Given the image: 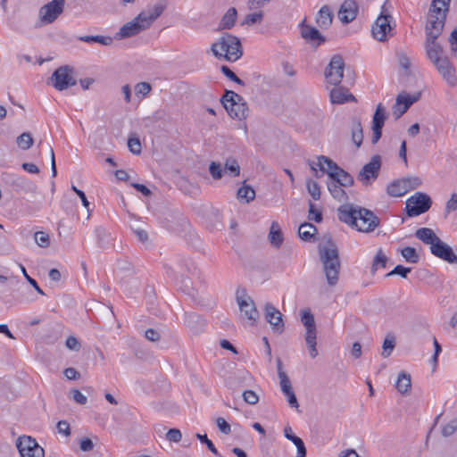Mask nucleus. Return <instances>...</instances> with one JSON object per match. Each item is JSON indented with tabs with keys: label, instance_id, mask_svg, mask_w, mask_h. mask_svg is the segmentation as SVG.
Instances as JSON below:
<instances>
[{
	"label": "nucleus",
	"instance_id": "f257e3e1",
	"mask_svg": "<svg viewBox=\"0 0 457 457\" xmlns=\"http://www.w3.org/2000/svg\"><path fill=\"white\" fill-rule=\"evenodd\" d=\"M338 220L360 232L369 233L379 226L378 217L370 210L352 204L337 209Z\"/></svg>",
	"mask_w": 457,
	"mask_h": 457
},
{
	"label": "nucleus",
	"instance_id": "f03ea898",
	"mask_svg": "<svg viewBox=\"0 0 457 457\" xmlns=\"http://www.w3.org/2000/svg\"><path fill=\"white\" fill-rule=\"evenodd\" d=\"M211 50L218 59L236 62L243 55L240 39L228 32L222 33L219 39L211 46Z\"/></svg>",
	"mask_w": 457,
	"mask_h": 457
},
{
	"label": "nucleus",
	"instance_id": "7ed1b4c3",
	"mask_svg": "<svg viewBox=\"0 0 457 457\" xmlns=\"http://www.w3.org/2000/svg\"><path fill=\"white\" fill-rule=\"evenodd\" d=\"M328 243L330 245V247H320L319 253L327 282L330 287H335L339 279L341 263L337 246L331 240Z\"/></svg>",
	"mask_w": 457,
	"mask_h": 457
},
{
	"label": "nucleus",
	"instance_id": "20e7f679",
	"mask_svg": "<svg viewBox=\"0 0 457 457\" xmlns=\"http://www.w3.org/2000/svg\"><path fill=\"white\" fill-rule=\"evenodd\" d=\"M220 103L232 119L245 120L248 115V105L243 96L232 90H225Z\"/></svg>",
	"mask_w": 457,
	"mask_h": 457
},
{
	"label": "nucleus",
	"instance_id": "39448f33",
	"mask_svg": "<svg viewBox=\"0 0 457 457\" xmlns=\"http://www.w3.org/2000/svg\"><path fill=\"white\" fill-rule=\"evenodd\" d=\"M432 205L431 197L423 192H416L405 202V212L408 217H415L428 212Z\"/></svg>",
	"mask_w": 457,
	"mask_h": 457
},
{
	"label": "nucleus",
	"instance_id": "423d86ee",
	"mask_svg": "<svg viewBox=\"0 0 457 457\" xmlns=\"http://www.w3.org/2000/svg\"><path fill=\"white\" fill-rule=\"evenodd\" d=\"M449 9L440 8V12L428 10V18L426 25V39L436 40L441 35Z\"/></svg>",
	"mask_w": 457,
	"mask_h": 457
},
{
	"label": "nucleus",
	"instance_id": "0eeeda50",
	"mask_svg": "<svg viewBox=\"0 0 457 457\" xmlns=\"http://www.w3.org/2000/svg\"><path fill=\"white\" fill-rule=\"evenodd\" d=\"M420 185L421 180L418 177L403 178L392 181L386 187V193L390 196L400 197Z\"/></svg>",
	"mask_w": 457,
	"mask_h": 457
},
{
	"label": "nucleus",
	"instance_id": "6e6552de",
	"mask_svg": "<svg viewBox=\"0 0 457 457\" xmlns=\"http://www.w3.org/2000/svg\"><path fill=\"white\" fill-rule=\"evenodd\" d=\"M16 446L21 457H45L44 449L29 436H19Z\"/></svg>",
	"mask_w": 457,
	"mask_h": 457
},
{
	"label": "nucleus",
	"instance_id": "1a4fd4ad",
	"mask_svg": "<svg viewBox=\"0 0 457 457\" xmlns=\"http://www.w3.org/2000/svg\"><path fill=\"white\" fill-rule=\"evenodd\" d=\"M72 69L69 66H61L52 74L50 79L52 86L59 91H63L75 86L77 80L72 77Z\"/></svg>",
	"mask_w": 457,
	"mask_h": 457
},
{
	"label": "nucleus",
	"instance_id": "9d476101",
	"mask_svg": "<svg viewBox=\"0 0 457 457\" xmlns=\"http://www.w3.org/2000/svg\"><path fill=\"white\" fill-rule=\"evenodd\" d=\"M345 62L341 55L336 54L331 59L325 70L324 75L327 81L334 86H338L344 76Z\"/></svg>",
	"mask_w": 457,
	"mask_h": 457
},
{
	"label": "nucleus",
	"instance_id": "9b49d317",
	"mask_svg": "<svg viewBox=\"0 0 457 457\" xmlns=\"http://www.w3.org/2000/svg\"><path fill=\"white\" fill-rule=\"evenodd\" d=\"M236 297L240 312L253 324L259 317V312L255 308L253 301L247 295L245 288H237Z\"/></svg>",
	"mask_w": 457,
	"mask_h": 457
},
{
	"label": "nucleus",
	"instance_id": "f8f14e48",
	"mask_svg": "<svg viewBox=\"0 0 457 457\" xmlns=\"http://www.w3.org/2000/svg\"><path fill=\"white\" fill-rule=\"evenodd\" d=\"M65 0H53L39 9V19L44 24L53 23L64 10Z\"/></svg>",
	"mask_w": 457,
	"mask_h": 457
},
{
	"label": "nucleus",
	"instance_id": "ddd939ff",
	"mask_svg": "<svg viewBox=\"0 0 457 457\" xmlns=\"http://www.w3.org/2000/svg\"><path fill=\"white\" fill-rule=\"evenodd\" d=\"M391 20L392 16L390 14H385L384 12H381L371 29L374 38L379 42H385L386 40L387 36L391 35V31L393 30Z\"/></svg>",
	"mask_w": 457,
	"mask_h": 457
},
{
	"label": "nucleus",
	"instance_id": "4468645a",
	"mask_svg": "<svg viewBox=\"0 0 457 457\" xmlns=\"http://www.w3.org/2000/svg\"><path fill=\"white\" fill-rule=\"evenodd\" d=\"M432 63L450 87H455L457 85L455 68L446 55L436 60Z\"/></svg>",
	"mask_w": 457,
	"mask_h": 457
},
{
	"label": "nucleus",
	"instance_id": "2eb2a0df",
	"mask_svg": "<svg viewBox=\"0 0 457 457\" xmlns=\"http://www.w3.org/2000/svg\"><path fill=\"white\" fill-rule=\"evenodd\" d=\"M380 167L381 157L379 155H374L360 170L357 179L361 181L362 184L369 185L370 179L375 180L378 177Z\"/></svg>",
	"mask_w": 457,
	"mask_h": 457
},
{
	"label": "nucleus",
	"instance_id": "dca6fc26",
	"mask_svg": "<svg viewBox=\"0 0 457 457\" xmlns=\"http://www.w3.org/2000/svg\"><path fill=\"white\" fill-rule=\"evenodd\" d=\"M386 120V108L382 105V104H378L375 110V112L372 117V137L371 143L373 145L377 144L378 140L382 137V129L385 124V120Z\"/></svg>",
	"mask_w": 457,
	"mask_h": 457
},
{
	"label": "nucleus",
	"instance_id": "f3484780",
	"mask_svg": "<svg viewBox=\"0 0 457 457\" xmlns=\"http://www.w3.org/2000/svg\"><path fill=\"white\" fill-rule=\"evenodd\" d=\"M264 316L273 331L278 333L283 332L285 325L282 314L271 303H267L264 305Z\"/></svg>",
	"mask_w": 457,
	"mask_h": 457
},
{
	"label": "nucleus",
	"instance_id": "a211bd4d",
	"mask_svg": "<svg viewBox=\"0 0 457 457\" xmlns=\"http://www.w3.org/2000/svg\"><path fill=\"white\" fill-rule=\"evenodd\" d=\"M431 253L436 257L444 260L451 264H457V254L454 253L453 248L441 239L437 240L433 246L430 247Z\"/></svg>",
	"mask_w": 457,
	"mask_h": 457
},
{
	"label": "nucleus",
	"instance_id": "6ab92c4d",
	"mask_svg": "<svg viewBox=\"0 0 457 457\" xmlns=\"http://www.w3.org/2000/svg\"><path fill=\"white\" fill-rule=\"evenodd\" d=\"M301 36L311 46L317 47L326 42V37L314 27L305 23L303 20L301 24Z\"/></svg>",
	"mask_w": 457,
	"mask_h": 457
},
{
	"label": "nucleus",
	"instance_id": "aec40b11",
	"mask_svg": "<svg viewBox=\"0 0 457 457\" xmlns=\"http://www.w3.org/2000/svg\"><path fill=\"white\" fill-rule=\"evenodd\" d=\"M318 162H311L309 161L310 168L315 171V176L319 178L318 172H317V167L321 170L322 172H326L328 176L329 177V173H337V170L341 168L339 167L333 160L330 158L320 155L318 156Z\"/></svg>",
	"mask_w": 457,
	"mask_h": 457
},
{
	"label": "nucleus",
	"instance_id": "412c9836",
	"mask_svg": "<svg viewBox=\"0 0 457 457\" xmlns=\"http://www.w3.org/2000/svg\"><path fill=\"white\" fill-rule=\"evenodd\" d=\"M301 321L306 329V343H316L315 320L310 309H305L301 312Z\"/></svg>",
	"mask_w": 457,
	"mask_h": 457
},
{
	"label": "nucleus",
	"instance_id": "4be33fe9",
	"mask_svg": "<svg viewBox=\"0 0 457 457\" xmlns=\"http://www.w3.org/2000/svg\"><path fill=\"white\" fill-rule=\"evenodd\" d=\"M358 13V4L354 0H345L341 4L338 17L344 24L353 21Z\"/></svg>",
	"mask_w": 457,
	"mask_h": 457
},
{
	"label": "nucleus",
	"instance_id": "5701e85b",
	"mask_svg": "<svg viewBox=\"0 0 457 457\" xmlns=\"http://www.w3.org/2000/svg\"><path fill=\"white\" fill-rule=\"evenodd\" d=\"M11 185L16 192L35 194L37 189L33 181L22 176L13 177Z\"/></svg>",
	"mask_w": 457,
	"mask_h": 457
},
{
	"label": "nucleus",
	"instance_id": "b1692460",
	"mask_svg": "<svg viewBox=\"0 0 457 457\" xmlns=\"http://www.w3.org/2000/svg\"><path fill=\"white\" fill-rule=\"evenodd\" d=\"M142 32V28H140L139 24L132 20L125 23L119 31L115 34L114 39L120 40L128 37H131Z\"/></svg>",
	"mask_w": 457,
	"mask_h": 457
},
{
	"label": "nucleus",
	"instance_id": "393cba45",
	"mask_svg": "<svg viewBox=\"0 0 457 457\" xmlns=\"http://www.w3.org/2000/svg\"><path fill=\"white\" fill-rule=\"evenodd\" d=\"M334 14L328 5H323L318 12L315 21L321 29H328L333 21Z\"/></svg>",
	"mask_w": 457,
	"mask_h": 457
},
{
	"label": "nucleus",
	"instance_id": "a878e982",
	"mask_svg": "<svg viewBox=\"0 0 457 457\" xmlns=\"http://www.w3.org/2000/svg\"><path fill=\"white\" fill-rule=\"evenodd\" d=\"M425 49L427 57L431 62L445 55L442 46L435 39H426Z\"/></svg>",
	"mask_w": 457,
	"mask_h": 457
},
{
	"label": "nucleus",
	"instance_id": "bb28decb",
	"mask_svg": "<svg viewBox=\"0 0 457 457\" xmlns=\"http://www.w3.org/2000/svg\"><path fill=\"white\" fill-rule=\"evenodd\" d=\"M330 101L332 104H342L346 102H356L353 95L345 87H335L330 91Z\"/></svg>",
	"mask_w": 457,
	"mask_h": 457
},
{
	"label": "nucleus",
	"instance_id": "cd10ccee",
	"mask_svg": "<svg viewBox=\"0 0 457 457\" xmlns=\"http://www.w3.org/2000/svg\"><path fill=\"white\" fill-rule=\"evenodd\" d=\"M185 322L187 327L195 334H199L205 327V320L201 315L195 312L187 313Z\"/></svg>",
	"mask_w": 457,
	"mask_h": 457
},
{
	"label": "nucleus",
	"instance_id": "c85d7f7f",
	"mask_svg": "<svg viewBox=\"0 0 457 457\" xmlns=\"http://www.w3.org/2000/svg\"><path fill=\"white\" fill-rule=\"evenodd\" d=\"M351 136L353 143L360 147L363 141V130L359 117H353L351 120Z\"/></svg>",
	"mask_w": 457,
	"mask_h": 457
},
{
	"label": "nucleus",
	"instance_id": "c756f323",
	"mask_svg": "<svg viewBox=\"0 0 457 457\" xmlns=\"http://www.w3.org/2000/svg\"><path fill=\"white\" fill-rule=\"evenodd\" d=\"M284 436L296 446V457H306V447L304 443L299 436L293 434L291 427L287 426L284 428Z\"/></svg>",
	"mask_w": 457,
	"mask_h": 457
},
{
	"label": "nucleus",
	"instance_id": "7c9ffc66",
	"mask_svg": "<svg viewBox=\"0 0 457 457\" xmlns=\"http://www.w3.org/2000/svg\"><path fill=\"white\" fill-rule=\"evenodd\" d=\"M415 237L424 244L430 245V247L433 246V244H436V242L440 239L433 231V229L428 228H418L415 232Z\"/></svg>",
	"mask_w": 457,
	"mask_h": 457
},
{
	"label": "nucleus",
	"instance_id": "2f4dec72",
	"mask_svg": "<svg viewBox=\"0 0 457 457\" xmlns=\"http://www.w3.org/2000/svg\"><path fill=\"white\" fill-rule=\"evenodd\" d=\"M329 179L336 180L337 184L344 187H352L354 184L353 176L342 168L337 170V173H329Z\"/></svg>",
	"mask_w": 457,
	"mask_h": 457
},
{
	"label": "nucleus",
	"instance_id": "473e14b6",
	"mask_svg": "<svg viewBox=\"0 0 457 457\" xmlns=\"http://www.w3.org/2000/svg\"><path fill=\"white\" fill-rule=\"evenodd\" d=\"M318 233V229L316 226L310 222H303L299 226L298 235L299 237L304 240L311 242L314 240L315 235Z\"/></svg>",
	"mask_w": 457,
	"mask_h": 457
},
{
	"label": "nucleus",
	"instance_id": "72a5a7b5",
	"mask_svg": "<svg viewBox=\"0 0 457 457\" xmlns=\"http://www.w3.org/2000/svg\"><path fill=\"white\" fill-rule=\"evenodd\" d=\"M237 16V12L235 7L229 8L221 18L219 23V29H230L234 27Z\"/></svg>",
	"mask_w": 457,
	"mask_h": 457
},
{
	"label": "nucleus",
	"instance_id": "f704fd0d",
	"mask_svg": "<svg viewBox=\"0 0 457 457\" xmlns=\"http://www.w3.org/2000/svg\"><path fill=\"white\" fill-rule=\"evenodd\" d=\"M269 239L270 244L276 248H279L283 243V234L277 221H273L271 223L269 233Z\"/></svg>",
	"mask_w": 457,
	"mask_h": 457
},
{
	"label": "nucleus",
	"instance_id": "c9c22d12",
	"mask_svg": "<svg viewBox=\"0 0 457 457\" xmlns=\"http://www.w3.org/2000/svg\"><path fill=\"white\" fill-rule=\"evenodd\" d=\"M328 189L330 192L333 198L339 202L346 201L348 199L347 194L345 191L342 188L343 186L340 184H337L336 180L328 179Z\"/></svg>",
	"mask_w": 457,
	"mask_h": 457
},
{
	"label": "nucleus",
	"instance_id": "e433bc0d",
	"mask_svg": "<svg viewBox=\"0 0 457 457\" xmlns=\"http://www.w3.org/2000/svg\"><path fill=\"white\" fill-rule=\"evenodd\" d=\"M396 389L402 395L408 393L411 387V375L405 371H401L395 383Z\"/></svg>",
	"mask_w": 457,
	"mask_h": 457
},
{
	"label": "nucleus",
	"instance_id": "4c0bfd02",
	"mask_svg": "<svg viewBox=\"0 0 457 457\" xmlns=\"http://www.w3.org/2000/svg\"><path fill=\"white\" fill-rule=\"evenodd\" d=\"M418 100V97H412L409 95H399L396 98V103L393 106V113L396 114L399 105H403V112H407L411 105Z\"/></svg>",
	"mask_w": 457,
	"mask_h": 457
},
{
	"label": "nucleus",
	"instance_id": "58836bf2",
	"mask_svg": "<svg viewBox=\"0 0 457 457\" xmlns=\"http://www.w3.org/2000/svg\"><path fill=\"white\" fill-rule=\"evenodd\" d=\"M82 42L86 43H99L104 46H110L113 42V38L111 37L104 36H82L79 38Z\"/></svg>",
	"mask_w": 457,
	"mask_h": 457
},
{
	"label": "nucleus",
	"instance_id": "ea45409f",
	"mask_svg": "<svg viewBox=\"0 0 457 457\" xmlns=\"http://www.w3.org/2000/svg\"><path fill=\"white\" fill-rule=\"evenodd\" d=\"M387 261H388V259L386 256V254L384 253L383 250L378 249V251L377 252V254L375 255V257L373 259V262H372V266H371V273L374 274L379 267L385 268Z\"/></svg>",
	"mask_w": 457,
	"mask_h": 457
},
{
	"label": "nucleus",
	"instance_id": "a19ab883",
	"mask_svg": "<svg viewBox=\"0 0 457 457\" xmlns=\"http://www.w3.org/2000/svg\"><path fill=\"white\" fill-rule=\"evenodd\" d=\"M134 20L142 28V31L148 29L154 21L148 11L140 12Z\"/></svg>",
	"mask_w": 457,
	"mask_h": 457
},
{
	"label": "nucleus",
	"instance_id": "79ce46f5",
	"mask_svg": "<svg viewBox=\"0 0 457 457\" xmlns=\"http://www.w3.org/2000/svg\"><path fill=\"white\" fill-rule=\"evenodd\" d=\"M401 253L407 262L415 264L420 261V256L416 249L411 246L403 248Z\"/></svg>",
	"mask_w": 457,
	"mask_h": 457
},
{
	"label": "nucleus",
	"instance_id": "37998d69",
	"mask_svg": "<svg viewBox=\"0 0 457 457\" xmlns=\"http://www.w3.org/2000/svg\"><path fill=\"white\" fill-rule=\"evenodd\" d=\"M237 198L245 199L246 203L253 201L255 197V191L250 186L244 185L237 193Z\"/></svg>",
	"mask_w": 457,
	"mask_h": 457
},
{
	"label": "nucleus",
	"instance_id": "c03bdc74",
	"mask_svg": "<svg viewBox=\"0 0 457 457\" xmlns=\"http://www.w3.org/2000/svg\"><path fill=\"white\" fill-rule=\"evenodd\" d=\"M16 142L20 148L28 150L33 145L34 140L29 132H24L17 137Z\"/></svg>",
	"mask_w": 457,
	"mask_h": 457
},
{
	"label": "nucleus",
	"instance_id": "a18cd8bd",
	"mask_svg": "<svg viewBox=\"0 0 457 457\" xmlns=\"http://www.w3.org/2000/svg\"><path fill=\"white\" fill-rule=\"evenodd\" d=\"M224 170L228 172L232 177H237L240 174V166L236 159L229 158L225 162Z\"/></svg>",
	"mask_w": 457,
	"mask_h": 457
},
{
	"label": "nucleus",
	"instance_id": "49530a36",
	"mask_svg": "<svg viewBox=\"0 0 457 457\" xmlns=\"http://www.w3.org/2000/svg\"><path fill=\"white\" fill-rule=\"evenodd\" d=\"M145 339L152 341V342H156V341H161V340L166 339L164 337V331L160 330V329H155V328H147L145 331Z\"/></svg>",
	"mask_w": 457,
	"mask_h": 457
},
{
	"label": "nucleus",
	"instance_id": "de8ad7c7",
	"mask_svg": "<svg viewBox=\"0 0 457 457\" xmlns=\"http://www.w3.org/2000/svg\"><path fill=\"white\" fill-rule=\"evenodd\" d=\"M167 7V2L165 0H161L157 2L152 8H149L147 11L150 12L152 18L155 21L161 14L164 12Z\"/></svg>",
	"mask_w": 457,
	"mask_h": 457
},
{
	"label": "nucleus",
	"instance_id": "09e8293b",
	"mask_svg": "<svg viewBox=\"0 0 457 457\" xmlns=\"http://www.w3.org/2000/svg\"><path fill=\"white\" fill-rule=\"evenodd\" d=\"M306 187L312 197L316 201L320 200L321 193L319 184L314 180L309 179L307 180Z\"/></svg>",
	"mask_w": 457,
	"mask_h": 457
},
{
	"label": "nucleus",
	"instance_id": "8fccbe9b",
	"mask_svg": "<svg viewBox=\"0 0 457 457\" xmlns=\"http://www.w3.org/2000/svg\"><path fill=\"white\" fill-rule=\"evenodd\" d=\"M35 242L38 246L46 248L50 245V237L44 231H37L34 234Z\"/></svg>",
	"mask_w": 457,
	"mask_h": 457
},
{
	"label": "nucleus",
	"instance_id": "3c124183",
	"mask_svg": "<svg viewBox=\"0 0 457 457\" xmlns=\"http://www.w3.org/2000/svg\"><path fill=\"white\" fill-rule=\"evenodd\" d=\"M262 19L263 12L262 11L258 12L250 13L245 16V21L242 22V25L251 26L257 23H261Z\"/></svg>",
	"mask_w": 457,
	"mask_h": 457
},
{
	"label": "nucleus",
	"instance_id": "603ef678",
	"mask_svg": "<svg viewBox=\"0 0 457 457\" xmlns=\"http://www.w3.org/2000/svg\"><path fill=\"white\" fill-rule=\"evenodd\" d=\"M196 437L202 444H204L212 453H214L218 457H222L220 453L218 452L213 443L208 438L206 434L202 435L197 433Z\"/></svg>",
	"mask_w": 457,
	"mask_h": 457
},
{
	"label": "nucleus",
	"instance_id": "864d4df0",
	"mask_svg": "<svg viewBox=\"0 0 457 457\" xmlns=\"http://www.w3.org/2000/svg\"><path fill=\"white\" fill-rule=\"evenodd\" d=\"M308 219L310 220H314L317 223L321 222L323 220L322 212L320 210H317L314 204L312 202H309Z\"/></svg>",
	"mask_w": 457,
	"mask_h": 457
},
{
	"label": "nucleus",
	"instance_id": "5fc2aeb1",
	"mask_svg": "<svg viewBox=\"0 0 457 457\" xmlns=\"http://www.w3.org/2000/svg\"><path fill=\"white\" fill-rule=\"evenodd\" d=\"M128 147L134 154H140L142 152L141 143L138 137H130L128 140Z\"/></svg>",
	"mask_w": 457,
	"mask_h": 457
},
{
	"label": "nucleus",
	"instance_id": "6e6d98bb",
	"mask_svg": "<svg viewBox=\"0 0 457 457\" xmlns=\"http://www.w3.org/2000/svg\"><path fill=\"white\" fill-rule=\"evenodd\" d=\"M457 430V419L450 420L442 428V436L445 437L451 436Z\"/></svg>",
	"mask_w": 457,
	"mask_h": 457
},
{
	"label": "nucleus",
	"instance_id": "4d7b16f0",
	"mask_svg": "<svg viewBox=\"0 0 457 457\" xmlns=\"http://www.w3.org/2000/svg\"><path fill=\"white\" fill-rule=\"evenodd\" d=\"M411 271V268L404 267L403 265H396L390 272L386 275V277L399 275L400 277L406 278Z\"/></svg>",
	"mask_w": 457,
	"mask_h": 457
},
{
	"label": "nucleus",
	"instance_id": "13d9d810",
	"mask_svg": "<svg viewBox=\"0 0 457 457\" xmlns=\"http://www.w3.org/2000/svg\"><path fill=\"white\" fill-rule=\"evenodd\" d=\"M220 71L221 72L228 78L230 80L236 82L237 84L238 85H241V86H244L245 85V82L240 79L238 78L236 73L234 71H232L230 70L229 67H228L227 65H222L220 67Z\"/></svg>",
	"mask_w": 457,
	"mask_h": 457
},
{
	"label": "nucleus",
	"instance_id": "bf43d9fd",
	"mask_svg": "<svg viewBox=\"0 0 457 457\" xmlns=\"http://www.w3.org/2000/svg\"><path fill=\"white\" fill-rule=\"evenodd\" d=\"M209 171L214 179H220L222 178L223 170L219 162H212L209 165Z\"/></svg>",
	"mask_w": 457,
	"mask_h": 457
},
{
	"label": "nucleus",
	"instance_id": "052dcab7",
	"mask_svg": "<svg viewBox=\"0 0 457 457\" xmlns=\"http://www.w3.org/2000/svg\"><path fill=\"white\" fill-rule=\"evenodd\" d=\"M451 0H432L430 4V11L433 12H440V8L449 9Z\"/></svg>",
	"mask_w": 457,
	"mask_h": 457
},
{
	"label": "nucleus",
	"instance_id": "680f3d73",
	"mask_svg": "<svg viewBox=\"0 0 457 457\" xmlns=\"http://www.w3.org/2000/svg\"><path fill=\"white\" fill-rule=\"evenodd\" d=\"M20 268H21V270L24 278H26V280L34 287V289L38 294L44 295L45 292L40 288V287L38 286L37 282L28 274L25 267L22 264H20Z\"/></svg>",
	"mask_w": 457,
	"mask_h": 457
},
{
	"label": "nucleus",
	"instance_id": "e2e57ef3",
	"mask_svg": "<svg viewBox=\"0 0 457 457\" xmlns=\"http://www.w3.org/2000/svg\"><path fill=\"white\" fill-rule=\"evenodd\" d=\"M279 378V384L281 387L282 393H288V391L293 390L291 381L287 375V373H280V376H278Z\"/></svg>",
	"mask_w": 457,
	"mask_h": 457
},
{
	"label": "nucleus",
	"instance_id": "0e129e2a",
	"mask_svg": "<svg viewBox=\"0 0 457 457\" xmlns=\"http://www.w3.org/2000/svg\"><path fill=\"white\" fill-rule=\"evenodd\" d=\"M244 401L251 405H254L259 402L258 395L253 390H245L243 392Z\"/></svg>",
	"mask_w": 457,
	"mask_h": 457
},
{
	"label": "nucleus",
	"instance_id": "69168bd1",
	"mask_svg": "<svg viewBox=\"0 0 457 457\" xmlns=\"http://www.w3.org/2000/svg\"><path fill=\"white\" fill-rule=\"evenodd\" d=\"M146 346V345H137V347L133 349L138 359L146 360L150 357V352Z\"/></svg>",
	"mask_w": 457,
	"mask_h": 457
},
{
	"label": "nucleus",
	"instance_id": "338daca9",
	"mask_svg": "<svg viewBox=\"0 0 457 457\" xmlns=\"http://www.w3.org/2000/svg\"><path fill=\"white\" fill-rule=\"evenodd\" d=\"M152 89L151 85L148 82H139L135 86V92L137 95H142L143 96H147Z\"/></svg>",
	"mask_w": 457,
	"mask_h": 457
},
{
	"label": "nucleus",
	"instance_id": "774afa93",
	"mask_svg": "<svg viewBox=\"0 0 457 457\" xmlns=\"http://www.w3.org/2000/svg\"><path fill=\"white\" fill-rule=\"evenodd\" d=\"M449 42L453 55L457 57V29H453L450 35Z\"/></svg>",
	"mask_w": 457,
	"mask_h": 457
}]
</instances>
